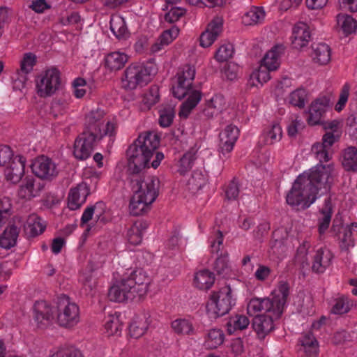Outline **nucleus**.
Segmentation results:
<instances>
[{"label": "nucleus", "instance_id": "f257e3e1", "mask_svg": "<svg viewBox=\"0 0 357 357\" xmlns=\"http://www.w3.org/2000/svg\"><path fill=\"white\" fill-rule=\"evenodd\" d=\"M332 166L317 165L299 175L286 196L287 203L305 209L331 188Z\"/></svg>", "mask_w": 357, "mask_h": 357}, {"label": "nucleus", "instance_id": "f03ea898", "mask_svg": "<svg viewBox=\"0 0 357 357\" xmlns=\"http://www.w3.org/2000/svg\"><path fill=\"white\" fill-rule=\"evenodd\" d=\"M160 138L153 132H146L137 139L127 150L128 166L132 176H137L145 168L149 167L150 160L159 146Z\"/></svg>", "mask_w": 357, "mask_h": 357}, {"label": "nucleus", "instance_id": "7ed1b4c3", "mask_svg": "<svg viewBox=\"0 0 357 357\" xmlns=\"http://www.w3.org/2000/svg\"><path fill=\"white\" fill-rule=\"evenodd\" d=\"M150 278L145 271L135 270L110 287L109 298L116 302L141 298L147 293Z\"/></svg>", "mask_w": 357, "mask_h": 357}, {"label": "nucleus", "instance_id": "20e7f679", "mask_svg": "<svg viewBox=\"0 0 357 357\" xmlns=\"http://www.w3.org/2000/svg\"><path fill=\"white\" fill-rule=\"evenodd\" d=\"M195 76V68L190 65L183 66L177 72V82L172 87V93L175 98L179 100L188 95L187 100L181 105L179 112L180 116L188 117L191 110L201 100V92L197 90H191Z\"/></svg>", "mask_w": 357, "mask_h": 357}, {"label": "nucleus", "instance_id": "39448f33", "mask_svg": "<svg viewBox=\"0 0 357 357\" xmlns=\"http://www.w3.org/2000/svg\"><path fill=\"white\" fill-rule=\"evenodd\" d=\"M289 294V284L285 282H280L271 297L252 298L248 304V312L252 316L266 312L269 314L268 316L278 319L283 312Z\"/></svg>", "mask_w": 357, "mask_h": 357}, {"label": "nucleus", "instance_id": "423d86ee", "mask_svg": "<svg viewBox=\"0 0 357 357\" xmlns=\"http://www.w3.org/2000/svg\"><path fill=\"white\" fill-rule=\"evenodd\" d=\"M155 73L156 68L152 63H132L124 71L121 79L122 88L132 91L142 87L151 82Z\"/></svg>", "mask_w": 357, "mask_h": 357}, {"label": "nucleus", "instance_id": "0eeeda50", "mask_svg": "<svg viewBox=\"0 0 357 357\" xmlns=\"http://www.w3.org/2000/svg\"><path fill=\"white\" fill-rule=\"evenodd\" d=\"M105 115L104 110L100 108L90 111L86 116L84 132L101 139L105 135H114L116 128V123L113 121H107L105 125Z\"/></svg>", "mask_w": 357, "mask_h": 357}, {"label": "nucleus", "instance_id": "6e6552de", "mask_svg": "<svg viewBox=\"0 0 357 357\" xmlns=\"http://www.w3.org/2000/svg\"><path fill=\"white\" fill-rule=\"evenodd\" d=\"M35 84L39 97H50L61 88V73L56 68H47L36 77Z\"/></svg>", "mask_w": 357, "mask_h": 357}, {"label": "nucleus", "instance_id": "1a4fd4ad", "mask_svg": "<svg viewBox=\"0 0 357 357\" xmlns=\"http://www.w3.org/2000/svg\"><path fill=\"white\" fill-rule=\"evenodd\" d=\"M234 305L231 289L227 287L212 293L206 304V312L211 317L217 318L227 314Z\"/></svg>", "mask_w": 357, "mask_h": 357}, {"label": "nucleus", "instance_id": "9d476101", "mask_svg": "<svg viewBox=\"0 0 357 357\" xmlns=\"http://www.w3.org/2000/svg\"><path fill=\"white\" fill-rule=\"evenodd\" d=\"M57 323L59 326L71 328L80 321V310L79 306L71 302L68 296H62L57 301Z\"/></svg>", "mask_w": 357, "mask_h": 357}, {"label": "nucleus", "instance_id": "9b49d317", "mask_svg": "<svg viewBox=\"0 0 357 357\" xmlns=\"http://www.w3.org/2000/svg\"><path fill=\"white\" fill-rule=\"evenodd\" d=\"M131 185L134 193L142 197L145 202L152 204L158 195L159 181L155 178L132 176Z\"/></svg>", "mask_w": 357, "mask_h": 357}, {"label": "nucleus", "instance_id": "f8f14e48", "mask_svg": "<svg viewBox=\"0 0 357 357\" xmlns=\"http://www.w3.org/2000/svg\"><path fill=\"white\" fill-rule=\"evenodd\" d=\"M31 168L32 172L43 180L51 181L59 174L55 162L45 155L36 158L32 162Z\"/></svg>", "mask_w": 357, "mask_h": 357}, {"label": "nucleus", "instance_id": "ddd939ff", "mask_svg": "<svg viewBox=\"0 0 357 357\" xmlns=\"http://www.w3.org/2000/svg\"><path fill=\"white\" fill-rule=\"evenodd\" d=\"M100 139V137H96L83 131L81 136L75 142L73 151L75 157L79 160L88 158L91 155L96 143Z\"/></svg>", "mask_w": 357, "mask_h": 357}, {"label": "nucleus", "instance_id": "4468645a", "mask_svg": "<svg viewBox=\"0 0 357 357\" xmlns=\"http://www.w3.org/2000/svg\"><path fill=\"white\" fill-rule=\"evenodd\" d=\"M332 231L338 236L342 250L347 251L354 246V236L357 234V223L353 222L345 227L333 225Z\"/></svg>", "mask_w": 357, "mask_h": 357}, {"label": "nucleus", "instance_id": "2eb2a0df", "mask_svg": "<svg viewBox=\"0 0 357 357\" xmlns=\"http://www.w3.org/2000/svg\"><path fill=\"white\" fill-rule=\"evenodd\" d=\"M223 19L215 17L208 24L206 29L200 36V45L203 47L211 46L222 31Z\"/></svg>", "mask_w": 357, "mask_h": 357}, {"label": "nucleus", "instance_id": "dca6fc26", "mask_svg": "<svg viewBox=\"0 0 357 357\" xmlns=\"http://www.w3.org/2000/svg\"><path fill=\"white\" fill-rule=\"evenodd\" d=\"M330 100L323 96L316 99L310 106L307 121L311 126L318 125L321 123L323 116L329 107Z\"/></svg>", "mask_w": 357, "mask_h": 357}, {"label": "nucleus", "instance_id": "f3484780", "mask_svg": "<svg viewBox=\"0 0 357 357\" xmlns=\"http://www.w3.org/2000/svg\"><path fill=\"white\" fill-rule=\"evenodd\" d=\"M22 219L20 217H15L13 223L10 225L0 237V245L4 249H10L15 245L21 227Z\"/></svg>", "mask_w": 357, "mask_h": 357}, {"label": "nucleus", "instance_id": "a211bd4d", "mask_svg": "<svg viewBox=\"0 0 357 357\" xmlns=\"http://www.w3.org/2000/svg\"><path fill=\"white\" fill-rule=\"evenodd\" d=\"M311 38L308 25L304 22L296 23L292 29L291 45L294 49L301 50L306 47Z\"/></svg>", "mask_w": 357, "mask_h": 357}, {"label": "nucleus", "instance_id": "6ab92c4d", "mask_svg": "<svg viewBox=\"0 0 357 357\" xmlns=\"http://www.w3.org/2000/svg\"><path fill=\"white\" fill-rule=\"evenodd\" d=\"M25 163L26 158L24 156L21 155L15 156L5 169L6 179L13 183H18L24 176Z\"/></svg>", "mask_w": 357, "mask_h": 357}, {"label": "nucleus", "instance_id": "aec40b11", "mask_svg": "<svg viewBox=\"0 0 357 357\" xmlns=\"http://www.w3.org/2000/svg\"><path fill=\"white\" fill-rule=\"evenodd\" d=\"M239 130L234 125H228L220 133L219 149L222 154H226L233 150L234 144L238 138Z\"/></svg>", "mask_w": 357, "mask_h": 357}, {"label": "nucleus", "instance_id": "412c9836", "mask_svg": "<svg viewBox=\"0 0 357 357\" xmlns=\"http://www.w3.org/2000/svg\"><path fill=\"white\" fill-rule=\"evenodd\" d=\"M36 63V56L31 52L24 54L20 61V68L17 70V78L15 79V87L23 88L27 81V74L33 70Z\"/></svg>", "mask_w": 357, "mask_h": 357}, {"label": "nucleus", "instance_id": "4be33fe9", "mask_svg": "<svg viewBox=\"0 0 357 357\" xmlns=\"http://www.w3.org/2000/svg\"><path fill=\"white\" fill-rule=\"evenodd\" d=\"M34 319L38 327L49 325L54 317V310L45 301H37L33 305Z\"/></svg>", "mask_w": 357, "mask_h": 357}, {"label": "nucleus", "instance_id": "5701e85b", "mask_svg": "<svg viewBox=\"0 0 357 357\" xmlns=\"http://www.w3.org/2000/svg\"><path fill=\"white\" fill-rule=\"evenodd\" d=\"M89 194V189L85 183H80L71 188L68 197V206L70 210H77L84 204Z\"/></svg>", "mask_w": 357, "mask_h": 357}, {"label": "nucleus", "instance_id": "b1692460", "mask_svg": "<svg viewBox=\"0 0 357 357\" xmlns=\"http://www.w3.org/2000/svg\"><path fill=\"white\" fill-rule=\"evenodd\" d=\"M299 351L306 357H317L319 354V342L311 332L305 333L298 339Z\"/></svg>", "mask_w": 357, "mask_h": 357}, {"label": "nucleus", "instance_id": "393cba45", "mask_svg": "<svg viewBox=\"0 0 357 357\" xmlns=\"http://www.w3.org/2000/svg\"><path fill=\"white\" fill-rule=\"evenodd\" d=\"M105 204L102 202H98L92 206H87L82 213L80 226L84 227L92 220L93 216L96 222H105L107 220L105 217Z\"/></svg>", "mask_w": 357, "mask_h": 357}, {"label": "nucleus", "instance_id": "a878e982", "mask_svg": "<svg viewBox=\"0 0 357 357\" xmlns=\"http://www.w3.org/2000/svg\"><path fill=\"white\" fill-rule=\"evenodd\" d=\"M333 254L326 248L318 249L313 258L312 268L315 273H322L331 264Z\"/></svg>", "mask_w": 357, "mask_h": 357}, {"label": "nucleus", "instance_id": "bb28decb", "mask_svg": "<svg viewBox=\"0 0 357 357\" xmlns=\"http://www.w3.org/2000/svg\"><path fill=\"white\" fill-rule=\"evenodd\" d=\"M24 222V220H22ZM26 234L29 237H34L41 234L46 228V224L36 214H31L28 216L26 223H22Z\"/></svg>", "mask_w": 357, "mask_h": 357}, {"label": "nucleus", "instance_id": "cd10ccee", "mask_svg": "<svg viewBox=\"0 0 357 357\" xmlns=\"http://www.w3.org/2000/svg\"><path fill=\"white\" fill-rule=\"evenodd\" d=\"M273 316L256 315L253 319L252 327L259 338L264 339L273 329Z\"/></svg>", "mask_w": 357, "mask_h": 357}, {"label": "nucleus", "instance_id": "c85d7f7f", "mask_svg": "<svg viewBox=\"0 0 357 357\" xmlns=\"http://www.w3.org/2000/svg\"><path fill=\"white\" fill-rule=\"evenodd\" d=\"M311 57L314 63L319 65H326L331 57L330 47L323 43L314 44L312 46Z\"/></svg>", "mask_w": 357, "mask_h": 357}, {"label": "nucleus", "instance_id": "c756f323", "mask_svg": "<svg viewBox=\"0 0 357 357\" xmlns=\"http://www.w3.org/2000/svg\"><path fill=\"white\" fill-rule=\"evenodd\" d=\"M149 318L150 315L147 313L135 318L129 328L130 335L132 337L139 338L146 333L151 323Z\"/></svg>", "mask_w": 357, "mask_h": 357}, {"label": "nucleus", "instance_id": "7c9ffc66", "mask_svg": "<svg viewBox=\"0 0 357 357\" xmlns=\"http://www.w3.org/2000/svg\"><path fill=\"white\" fill-rule=\"evenodd\" d=\"M171 326L174 332L178 335L190 336L196 333V330L191 319H176L172 322Z\"/></svg>", "mask_w": 357, "mask_h": 357}, {"label": "nucleus", "instance_id": "2f4dec72", "mask_svg": "<svg viewBox=\"0 0 357 357\" xmlns=\"http://www.w3.org/2000/svg\"><path fill=\"white\" fill-rule=\"evenodd\" d=\"M148 224L144 221L135 222L128 230L126 238L128 243L132 245H137L142 241L144 231L146 229Z\"/></svg>", "mask_w": 357, "mask_h": 357}, {"label": "nucleus", "instance_id": "473e14b6", "mask_svg": "<svg viewBox=\"0 0 357 357\" xmlns=\"http://www.w3.org/2000/svg\"><path fill=\"white\" fill-rule=\"evenodd\" d=\"M128 61V56L121 52L108 54L105 59V66L112 71H116L124 67Z\"/></svg>", "mask_w": 357, "mask_h": 357}, {"label": "nucleus", "instance_id": "72a5a7b5", "mask_svg": "<svg viewBox=\"0 0 357 357\" xmlns=\"http://www.w3.org/2000/svg\"><path fill=\"white\" fill-rule=\"evenodd\" d=\"M332 204L329 199H326L324 202V206L320 210V213L318 218V230L320 234H323L328 229L332 216Z\"/></svg>", "mask_w": 357, "mask_h": 357}, {"label": "nucleus", "instance_id": "f704fd0d", "mask_svg": "<svg viewBox=\"0 0 357 357\" xmlns=\"http://www.w3.org/2000/svg\"><path fill=\"white\" fill-rule=\"evenodd\" d=\"M215 281L213 273L208 270H201L195 274L193 283L195 287L201 290L210 289Z\"/></svg>", "mask_w": 357, "mask_h": 357}, {"label": "nucleus", "instance_id": "c9c22d12", "mask_svg": "<svg viewBox=\"0 0 357 357\" xmlns=\"http://www.w3.org/2000/svg\"><path fill=\"white\" fill-rule=\"evenodd\" d=\"M110 30L116 38L126 39L129 36V31L125 20L119 15H114L110 19Z\"/></svg>", "mask_w": 357, "mask_h": 357}, {"label": "nucleus", "instance_id": "e433bc0d", "mask_svg": "<svg viewBox=\"0 0 357 357\" xmlns=\"http://www.w3.org/2000/svg\"><path fill=\"white\" fill-rule=\"evenodd\" d=\"M282 229H277L273 233V241L271 242L269 252L280 257L287 251L286 241L287 239L281 238Z\"/></svg>", "mask_w": 357, "mask_h": 357}, {"label": "nucleus", "instance_id": "4c0bfd02", "mask_svg": "<svg viewBox=\"0 0 357 357\" xmlns=\"http://www.w3.org/2000/svg\"><path fill=\"white\" fill-rule=\"evenodd\" d=\"M265 18V11L261 7H252L242 17V22L246 26L261 23Z\"/></svg>", "mask_w": 357, "mask_h": 357}, {"label": "nucleus", "instance_id": "58836bf2", "mask_svg": "<svg viewBox=\"0 0 357 357\" xmlns=\"http://www.w3.org/2000/svg\"><path fill=\"white\" fill-rule=\"evenodd\" d=\"M283 52L282 46H275L264 56L261 63L269 68V70H275L280 66V58Z\"/></svg>", "mask_w": 357, "mask_h": 357}, {"label": "nucleus", "instance_id": "ea45409f", "mask_svg": "<svg viewBox=\"0 0 357 357\" xmlns=\"http://www.w3.org/2000/svg\"><path fill=\"white\" fill-rule=\"evenodd\" d=\"M104 328L105 333L108 336L120 335L122 330L120 314L115 313L108 315L105 319Z\"/></svg>", "mask_w": 357, "mask_h": 357}, {"label": "nucleus", "instance_id": "a19ab883", "mask_svg": "<svg viewBox=\"0 0 357 357\" xmlns=\"http://www.w3.org/2000/svg\"><path fill=\"white\" fill-rule=\"evenodd\" d=\"M225 100L222 96L215 95L207 102L203 111L204 116L208 118H213L216 116L224 107Z\"/></svg>", "mask_w": 357, "mask_h": 357}, {"label": "nucleus", "instance_id": "79ce46f5", "mask_svg": "<svg viewBox=\"0 0 357 357\" xmlns=\"http://www.w3.org/2000/svg\"><path fill=\"white\" fill-rule=\"evenodd\" d=\"M271 71L273 70H269L268 67L261 63L258 68L255 69L250 75L251 85L258 86L260 84L262 86L271 79L269 75Z\"/></svg>", "mask_w": 357, "mask_h": 357}, {"label": "nucleus", "instance_id": "37998d69", "mask_svg": "<svg viewBox=\"0 0 357 357\" xmlns=\"http://www.w3.org/2000/svg\"><path fill=\"white\" fill-rule=\"evenodd\" d=\"M342 164L347 171H357V148L350 146L344 149Z\"/></svg>", "mask_w": 357, "mask_h": 357}, {"label": "nucleus", "instance_id": "c03bdc74", "mask_svg": "<svg viewBox=\"0 0 357 357\" xmlns=\"http://www.w3.org/2000/svg\"><path fill=\"white\" fill-rule=\"evenodd\" d=\"M208 178L205 174L201 170L193 172L191 177L188 181L189 190L195 193L201 190L207 183Z\"/></svg>", "mask_w": 357, "mask_h": 357}, {"label": "nucleus", "instance_id": "a18cd8bd", "mask_svg": "<svg viewBox=\"0 0 357 357\" xmlns=\"http://www.w3.org/2000/svg\"><path fill=\"white\" fill-rule=\"evenodd\" d=\"M225 339L223 331L218 328L209 330L205 340V346L209 349H214L221 345Z\"/></svg>", "mask_w": 357, "mask_h": 357}, {"label": "nucleus", "instance_id": "49530a36", "mask_svg": "<svg viewBox=\"0 0 357 357\" xmlns=\"http://www.w3.org/2000/svg\"><path fill=\"white\" fill-rule=\"evenodd\" d=\"M250 324L248 318L245 315L236 314L229 318L227 326L229 334L234 333L236 331L246 328Z\"/></svg>", "mask_w": 357, "mask_h": 357}, {"label": "nucleus", "instance_id": "de8ad7c7", "mask_svg": "<svg viewBox=\"0 0 357 357\" xmlns=\"http://www.w3.org/2000/svg\"><path fill=\"white\" fill-rule=\"evenodd\" d=\"M151 204L134 193L129 205L130 213L134 216L141 215L147 211Z\"/></svg>", "mask_w": 357, "mask_h": 357}, {"label": "nucleus", "instance_id": "09e8293b", "mask_svg": "<svg viewBox=\"0 0 357 357\" xmlns=\"http://www.w3.org/2000/svg\"><path fill=\"white\" fill-rule=\"evenodd\" d=\"M336 18L338 27L344 34L348 35L355 31L357 24L351 16L346 14H339Z\"/></svg>", "mask_w": 357, "mask_h": 357}, {"label": "nucleus", "instance_id": "8fccbe9b", "mask_svg": "<svg viewBox=\"0 0 357 357\" xmlns=\"http://www.w3.org/2000/svg\"><path fill=\"white\" fill-rule=\"evenodd\" d=\"M282 137V128L278 123H273L267 128L264 133L263 137L266 144H273L279 142Z\"/></svg>", "mask_w": 357, "mask_h": 357}, {"label": "nucleus", "instance_id": "3c124183", "mask_svg": "<svg viewBox=\"0 0 357 357\" xmlns=\"http://www.w3.org/2000/svg\"><path fill=\"white\" fill-rule=\"evenodd\" d=\"M312 152L320 162L319 164H317L314 167L320 165L324 166L322 162H328L331 159L329 149L323 146V145H321L320 143H316L312 146ZM328 165L332 166V173L333 171V166L332 164H328ZM326 166H328V165Z\"/></svg>", "mask_w": 357, "mask_h": 357}, {"label": "nucleus", "instance_id": "603ef678", "mask_svg": "<svg viewBox=\"0 0 357 357\" xmlns=\"http://www.w3.org/2000/svg\"><path fill=\"white\" fill-rule=\"evenodd\" d=\"M197 159L196 151L192 149L183 155L179 161L178 171L181 174H184L192 167L195 160Z\"/></svg>", "mask_w": 357, "mask_h": 357}, {"label": "nucleus", "instance_id": "864d4df0", "mask_svg": "<svg viewBox=\"0 0 357 357\" xmlns=\"http://www.w3.org/2000/svg\"><path fill=\"white\" fill-rule=\"evenodd\" d=\"M34 181L33 178H26L24 183L20 186L18 191V195L21 198L31 199L37 195L38 191L34 188Z\"/></svg>", "mask_w": 357, "mask_h": 357}, {"label": "nucleus", "instance_id": "5fc2aeb1", "mask_svg": "<svg viewBox=\"0 0 357 357\" xmlns=\"http://www.w3.org/2000/svg\"><path fill=\"white\" fill-rule=\"evenodd\" d=\"M214 268L219 275H225L229 270V255L225 252H221L215 260Z\"/></svg>", "mask_w": 357, "mask_h": 357}, {"label": "nucleus", "instance_id": "6e6d98bb", "mask_svg": "<svg viewBox=\"0 0 357 357\" xmlns=\"http://www.w3.org/2000/svg\"><path fill=\"white\" fill-rule=\"evenodd\" d=\"M351 305L348 298L342 296L335 300L331 311L333 314H342L349 311Z\"/></svg>", "mask_w": 357, "mask_h": 357}, {"label": "nucleus", "instance_id": "4d7b16f0", "mask_svg": "<svg viewBox=\"0 0 357 357\" xmlns=\"http://www.w3.org/2000/svg\"><path fill=\"white\" fill-rule=\"evenodd\" d=\"M160 116L158 123L161 127H169L173 122L175 116L174 108L172 107H165L159 111Z\"/></svg>", "mask_w": 357, "mask_h": 357}, {"label": "nucleus", "instance_id": "13d9d810", "mask_svg": "<svg viewBox=\"0 0 357 357\" xmlns=\"http://www.w3.org/2000/svg\"><path fill=\"white\" fill-rule=\"evenodd\" d=\"M159 89L153 86L144 94L142 102L146 108L149 109L159 101Z\"/></svg>", "mask_w": 357, "mask_h": 357}, {"label": "nucleus", "instance_id": "bf43d9fd", "mask_svg": "<svg viewBox=\"0 0 357 357\" xmlns=\"http://www.w3.org/2000/svg\"><path fill=\"white\" fill-rule=\"evenodd\" d=\"M306 91L303 89H298L289 95V103L295 107L303 108L306 100Z\"/></svg>", "mask_w": 357, "mask_h": 357}, {"label": "nucleus", "instance_id": "052dcab7", "mask_svg": "<svg viewBox=\"0 0 357 357\" xmlns=\"http://www.w3.org/2000/svg\"><path fill=\"white\" fill-rule=\"evenodd\" d=\"M209 241L211 243V252L220 255L219 252H223L221 250L223 243V235L222 232L219 229L215 230L211 236Z\"/></svg>", "mask_w": 357, "mask_h": 357}, {"label": "nucleus", "instance_id": "680f3d73", "mask_svg": "<svg viewBox=\"0 0 357 357\" xmlns=\"http://www.w3.org/2000/svg\"><path fill=\"white\" fill-rule=\"evenodd\" d=\"M234 47L231 44L221 45L215 53V59L219 62H224L230 59L234 54Z\"/></svg>", "mask_w": 357, "mask_h": 357}, {"label": "nucleus", "instance_id": "e2e57ef3", "mask_svg": "<svg viewBox=\"0 0 357 357\" xmlns=\"http://www.w3.org/2000/svg\"><path fill=\"white\" fill-rule=\"evenodd\" d=\"M68 102L62 98H56L52 100L50 107V114L54 117L63 114L68 108Z\"/></svg>", "mask_w": 357, "mask_h": 357}, {"label": "nucleus", "instance_id": "0e129e2a", "mask_svg": "<svg viewBox=\"0 0 357 357\" xmlns=\"http://www.w3.org/2000/svg\"><path fill=\"white\" fill-rule=\"evenodd\" d=\"M350 86L348 84H344L341 89L338 100L335 105V110L340 112L345 107L349 96Z\"/></svg>", "mask_w": 357, "mask_h": 357}, {"label": "nucleus", "instance_id": "69168bd1", "mask_svg": "<svg viewBox=\"0 0 357 357\" xmlns=\"http://www.w3.org/2000/svg\"><path fill=\"white\" fill-rule=\"evenodd\" d=\"M346 128L350 137L357 139V112L349 114L346 119Z\"/></svg>", "mask_w": 357, "mask_h": 357}, {"label": "nucleus", "instance_id": "338daca9", "mask_svg": "<svg viewBox=\"0 0 357 357\" xmlns=\"http://www.w3.org/2000/svg\"><path fill=\"white\" fill-rule=\"evenodd\" d=\"M239 185L236 179L231 181L225 187V198L229 201L236 200L239 195Z\"/></svg>", "mask_w": 357, "mask_h": 357}, {"label": "nucleus", "instance_id": "774afa93", "mask_svg": "<svg viewBox=\"0 0 357 357\" xmlns=\"http://www.w3.org/2000/svg\"><path fill=\"white\" fill-rule=\"evenodd\" d=\"M50 357H84V356L77 349H59L54 351Z\"/></svg>", "mask_w": 357, "mask_h": 357}]
</instances>
